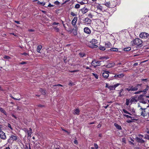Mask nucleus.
<instances>
[{
	"mask_svg": "<svg viewBox=\"0 0 149 149\" xmlns=\"http://www.w3.org/2000/svg\"><path fill=\"white\" fill-rule=\"evenodd\" d=\"M139 107H141L140 109H141L142 111L141 112V115L143 116H145L146 115V113L145 110L147 109V108H142L139 105Z\"/></svg>",
	"mask_w": 149,
	"mask_h": 149,
	"instance_id": "6e6552de",
	"label": "nucleus"
},
{
	"mask_svg": "<svg viewBox=\"0 0 149 149\" xmlns=\"http://www.w3.org/2000/svg\"><path fill=\"white\" fill-rule=\"evenodd\" d=\"M130 102V100L128 99H127L126 100V104L127 105H129Z\"/></svg>",
	"mask_w": 149,
	"mask_h": 149,
	"instance_id": "c9c22d12",
	"label": "nucleus"
},
{
	"mask_svg": "<svg viewBox=\"0 0 149 149\" xmlns=\"http://www.w3.org/2000/svg\"><path fill=\"white\" fill-rule=\"evenodd\" d=\"M8 127H9L11 130H13V128L12 127L10 124L9 123L8 124Z\"/></svg>",
	"mask_w": 149,
	"mask_h": 149,
	"instance_id": "864d4df0",
	"label": "nucleus"
},
{
	"mask_svg": "<svg viewBox=\"0 0 149 149\" xmlns=\"http://www.w3.org/2000/svg\"><path fill=\"white\" fill-rule=\"evenodd\" d=\"M59 24V23H56V22H54L52 24V25H58Z\"/></svg>",
	"mask_w": 149,
	"mask_h": 149,
	"instance_id": "0e129e2a",
	"label": "nucleus"
},
{
	"mask_svg": "<svg viewBox=\"0 0 149 149\" xmlns=\"http://www.w3.org/2000/svg\"><path fill=\"white\" fill-rule=\"evenodd\" d=\"M0 137L1 139L4 140L6 138L5 134L2 131H0Z\"/></svg>",
	"mask_w": 149,
	"mask_h": 149,
	"instance_id": "0eeeda50",
	"label": "nucleus"
},
{
	"mask_svg": "<svg viewBox=\"0 0 149 149\" xmlns=\"http://www.w3.org/2000/svg\"><path fill=\"white\" fill-rule=\"evenodd\" d=\"M144 96V95H141L138 97V99L140 100H142L143 99V97Z\"/></svg>",
	"mask_w": 149,
	"mask_h": 149,
	"instance_id": "f704fd0d",
	"label": "nucleus"
},
{
	"mask_svg": "<svg viewBox=\"0 0 149 149\" xmlns=\"http://www.w3.org/2000/svg\"><path fill=\"white\" fill-rule=\"evenodd\" d=\"M10 97L11 98H12L13 99H14L15 100H20L21 99L20 98H16L12 96H10Z\"/></svg>",
	"mask_w": 149,
	"mask_h": 149,
	"instance_id": "e433bc0d",
	"label": "nucleus"
},
{
	"mask_svg": "<svg viewBox=\"0 0 149 149\" xmlns=\"http://www.w3.org/2000/svg\"><path fill=\"white\" fill-rule=\"evenodd\" d=\"M123 111L125 113L127 114H129V113L125 109H123Z\"/></svg>",
	"mask_w": 149,
	"mask_h": 149,
	"instance_id": "09e8293b",
	"label": "nucleus"
},
{
	"mask_svg": "<svg viewBox=\"0 0 149 149\" xmlns=\"http://www.w3.org/2000/svg\"><path fill=\"white\" fill-rule=\"evenodd\" d=\"M81 11L82 13L85 14L88 12V9L87 8H84L81 9Z\"/></svg>",
	"mask_w": 149,
	"mask_h": 149,
	"instance_id": "a211bd4d",
	"label": "nucleus"
},
{
	"mask_svg": "<svg viewBox=\"0 0 149 149\" xmlns=\"http://www.w3.org/2000/svg\"><path fill=\"white\" fill-rule=\"evenodd\" d=\"M124 116L127 118H132V117L127 115H124Z\"/></svg>",
	"mask_w": 149,
	"mask_h": 149,
	"instance_id": "a18cd8bd",
	"label": "nucleus"
},
{
	"mask_svg": "<svg viewBox=\"0 0 149 149\" xmlns=\"http://www.w3.org/2000/svg\"><path fill=\"white\" fill-rule=\"evenodd\" d=\"M38 107H44V106L43 105H41V104H39L38 105Z\"/></svg>",
	"mask_w": 149,
	"mask_h": 149,
	"instance_id": "e2e57ef3",
	"label": "nucleus"
},
{
	"mask_svg": "<svg viewBox=\"0 0 149 149\" xmlns=\"http://www.w3.org/2000/svg\"><path fill=\"white\" fill-rule=\"evenodd\" d=\"M77 17H74L73 19L72 20V24L73 26L75 27H76V25L77 21Z\"/></svg>",
	"mask_w": 149,
	"mask_h": 149,
	"instance_id": "9d476101",
	"label": "nucleus"
},
{
	"mask_svg": "<svg viewBox=\"0 0 149 149\" xmlns=\"http://www.w3.org/2000/svg\"><path fill=\"white\" fill-rule=\"evenodd\" d=\"M92 74L96 79H98V77L97 74H95L94 73H93Z\"/></svg>",
	"mask_w": 149,
	"mask_h": 149,
	"instance_id": "ea45409f",
	"label": "nucleus"
},
{
	"mask_svg": "<svg viewBox=\"0 0 149 149\" xmlns=\"http://www.w3.org/2000/svg\"><path fill=\"white\" fill-rule=\"evenodd\" d=\"M41 92V93L43 95H45L46 93L44 90L42 88H40L39 90Z\"/></svg>",
	"mask_w": 149,
	"mask_h": 149,
	"instance_id": "2f4dec72",
	"label": "nucleus"
},
{
	"mask_svg": "<svg viewBox=\"0 0 149 149\" xmlns=\"http://www.w3.org/2000/svg\"><path fill=\"white\" fill-rule=\"evenodd\" d=\"M74 143L76 145H77L78 144V142L77 140H75L74 141Z\"/></svg>",
	"mask_w": 149,
	"mask_h": 149,
	"instance_id": "4d7b16f0",
	"label": "nucleus"
},
{
	"mask_svg": "<svg viewBox=\"0 0 149 149\" xmlns=\"http://www.w3.org/2000/svg\"><path fill=\"white\" fill-rule=\"evenodd\" d=\"M57 86H63V85L61 84H56L53 86V87H55Z\"/></svg>",
	"mask_w": 149,
	"mask_h": 149,
	"instance_id": "de8ad7c7",
	"label": "nucleus"
},
{
	"mask_svg": "<svg viewBox=\"0 0 149 149\" xmlns=\"http://www.w3.org/2000/svg\"><path fill=\"white\" fill-rule=\"evenodd\" d=\"M110 51H113V52H117L118 50V48H111L110 50Z\"/></svg>",
	"mask_w": 149,
	"mask_h": 149,
	"instance_id": "c85d7f7f",
	"label": "nucleus"
},
{
	"mask_svg": "<svg viewBox=\"0 0 149 149\" xmlns=\"http://www.w3.org/2000/svg\"><path fill=\"white\" fill-rule=\"evenodd\" d=\"M0 111L5 115H6V112L2 108L0 107Z\"/></svg>",
	"mask_w": 149,
	"mask_h": 149,
	"instance_id": "a878e982",
	"label": "nucleus"
},
{
	"mask_svg": "<svg viewBox=\"0 0 149 149\" xmlns=\"http://www.w3.org/2000/svg\"><path fill=\"white\" fill-rule=\"evenodd\" d=\"M84 31L85 33L88 34L91 33L90 30L88 27H85L84 29Z\"/></svg>",
	"mask_w": 149,
	"mask_h": 149,
	"instance_id": "ddd939ff",
	"label": "nucleus"
},
{
	"mask_svg": "<svg viewBox=\"0 0 149 149\" xmlns=\"http://www.w3.org/2000/svg\"><path fill=\"white\" fill-rule=\"evenodd\" d=\"M84 21V23L87 24H90L91 22V20L88 17L85 18Z\"/></svg>",
	"mask_w": 149,
	"mask_h": 149,
	"instance_id": "9b49d317",
	"label": "nucleus"
},
{
	"mask_svg": "<svg viewBox=\"0 0 149 149\" xmlns=\"http://www.w3.org/2000/svg\"><path fill=\"white\" fill-rule=\"evenodd\" d=\"M138 65V63H134L133 65V66H136V65Z\"/></svg>",
	"mask_w": 149,
	"mask_h": 149,
	"instance_id": "338daca9",
	"label": "nucleus"
},
{
	"mask_svg": "<svg viewBox=\"0 0 149 149\" xmlns=\"http://www.w3.org/2000/svg\"><path fill=\"white\" fill-rule=\"evenodd\" d=\"M109 58V57L108 56H103L99 58V59L101 60H103V61L105 60H106Z\"/></svg>",
	"mask_w": 149,
	"mask_h": 149,
	"instance_id": "393cba45",
	"label": "nucleus"
},
{
	"mask_svg": "<svg viewBox=\"0 0 149 149\" xmlns=\"http://www.w3.org/2000/svg\"><path fill=\"white\" fill-rule=\"evenodd\" d=\"M94 146L96 149H97L98 148V145L96 143H94Z\"/></svg>",
	"mask_w": 149,
	"mask_h": 149,
	"instance_id": "79ce46f5",
	"label": "nucleus"
},
{
	"mask_svg": "<svg viewBox=\"0 0 149 149\" xmlns=\"http://www.w3.org/2000/svg\"><path fill=\"white\" fill-rule=\"evenodd\" d=\"M99 48L100 50L103 51L105 49V48L104 47H103L101 45L99 47Z\"/></svg>",
	"mask_w": 149,
	"mask_h": 149,
	"instance_id": "473e14b6",
	"label": "nucleus"
},
{
	"mask_svg": "<svg viewBox=\"0 0 149 149\" xmlns=\"http://www.w3.org/2000/svg\"><path fill=\"white\" fill-rule=\"evenodd\" d=\"M133 42L134 45H136L140 47L142 46V41L139 38L135 39L133 40Z\"/></svg>",
	"mask_w": 149,
	"mask_h": 149,
	"instance_id": "f03ea898",
	"label": "nucleus"
},
{
	"mask_svg": "<svg viewBox=\"0 0 149 149\" xmlns=\"http://www.w3.org/2000/svg\"><path fill=\"white\" fill-rule=\"evenodd\" d=\"M120 84H117L115 85H114V89L116 88V87H117Z\"/></svg>",
	"mask_w": 149,
	"mask_h": 149,
	"instance_id": "13d9d810",
	"label": "nucleus"
},
{
	"mask_svg": "<svg viewBox=\"0 0 149 149\" xmlns=\"http://www.w3.org/2000/svg\"><path fill=\"white\" fill-rule=\"evenodd\" d=\"M136 139L137 141L141 143H143L145 142L142 139L139 138L138 137H136Z\"/></svg>",
	"mask_w": 149,
	"mask_h": 149,
	"instance_id": "2eb2a0df",
	"label": "nucleus"
},
{
	"mask_svg": "<svg viewBox=\"0 0 149 149\" xmlns=\"http://www.w3.org/2000/svg\"><path fill=\"white\" fill-rule=\"evenodd\" d=\"M87 46L92 48H96L98 47V46L96 45H93L92 44H90L89 43L86 44Z\"/></svg>",
	"mask_w": 149,
	"mask_h": 149,
	"instance_id": "1a4fd4ad",
	"label": "nucleus"
},
{
	"mask_svg": "<svg viewBox=\"0 0 149 149\" xmlns=\"http://www.w3.org/2000/svg\"><path fill=\"white\" fill-rule=\"evenodd\" d=\"M108 73L109 72L108 71L105 72H103L102 74L103 76L106 78H107L109 76V74Z\"/></svg>",
	"mask_w": 149,
	"mask_h": 149,
	"instance_id": "4468645a",
	"label": "nucleus"
},
{
	"mask_svg": "<svg viewBox=\"0 0 149 149\" xmlns=\"http://www.w3.org/2000/svg\"><path fill=\"white\" fill-rule=\"evenodd\" d=\"M79 55L80 57H82L85 56L86 54L84 53H80L79 54Z\"/></svg>",
	"mask_w": 149,
	"mask_h": 149,
	"instance_id": "7c9ffc66",
	"label": "nucleus"
},
{
	"mask_svg": "<svg viewBox=\"0 0 149 149\" xmlns=\"http://www.w3.org/2000/svg\"><path fill=\"white\" fill-rule=\"evenodd\" d=\"M70 14L71 15H72L73 16H76L77 15L74 13L72 12L70 13Z\"/></svg>",
	"mask_w": 149,
	"mask_h": 149,
	"instance_id": "603ef678",
	"label": "nucleus"
},
{
	"mask_svg": "<svg viewBox=\"0 0 149 149\" xmlns=\"http://www.w3.org/2000/svg\"><path fill=\"white\" fill-rule=\"evenodd\" d=\"M72 31L74 35L76 36L77 34V29L76 28H75V29H73Z\"/></svg>",
	"mask_w": 149,
	"mask_h": 149,
	"instance_id": "bb28decb",
	"label": "nucleus"
},
{
	"mask_svg": "<svg viewBox=\"0 0 149 149\" xmlns=\"http://www.w3.org/2000/svg\"><path fill=\"white\" fill-rule=\"evenodd\" d=\"M142 92H143V91H137V92H135L134 93V94H140Z\"/></svg>",
	"mask_w": 149,
	"mask_h": 149,
	"instance_id": "c03bdc74",
	"label": "nucleus"
},
{
	"mask_svg": "<svg viewBox=\"0 0 149 149\" xmlns=\"http://www.w3.org/2000/svg\"><path fill=\"white\" fill-rule=\"evenodd\" d=\"M42 47L41 45H39L38 46L37 49V51L39 53H40V50L41 49Z\"/></svg>",
	"mask_w": 149,
	"mask_h": 149,
	"instance_id": "b1692460",
	"label": "nucleus"
},
{
	"mask_svg": "<svg viewBox=\"0 0 149 149\" xmlns=\"http://www.w3.org/2000/svg\"><path fill=\"white\" fill-rule=\"evenodd\" d=\"M69 86H72L73 85V84L72 82H70L68 84Z\"/></svg>",
	"mask_w": 149,
	"mask_h": 149,
	"instance_id": "69168bd1",
	"label": "nucleus"
},
{
	"mask_svg": "<svg viewBox=\"0 0 149 149\" xmlns=\"http://www.w3.org/2000/svg\"><path fill=\"white\" fill-rule=\"evenodd\" d=\"M17 110H22V111L23 110V109L20 107H17Z\"/></svg>",
	"mask_w": 149,
	"mask_h": 149,
	"instance_id": "8fccbe9b",
	"label": "nucleus"
},
{
	"mask_svg": "<svg viewBox=\"0 0 149 149\" xmlns=\"http://www.w3.org/2000/svg\"><path fill=\"white\" fill-rule=\"evenodd\" d=\"M131 49L130 47H128L123 49V50L125 51L128 52L130 51Z\"/></svg>",
	"mask_w": 149,
	"mask_h": 149,
	"instance_id": "c756f323",
	"label": "nucleus"
},
{
	"mask_svg": "<svg viewBox=\"0 0 149 149\" xmlns=\"http://www.w3.org/2000/svg\"><path fill=\"white\" fill-rule=\"evenodd\" d=\"M80 7V5L79 4H77L75 5V8L76 9H78Z\"/></svg>",
	"mask_w": 149,
	"mask_h": 149,
	"instance_id": "4c0bfd02",
	"label": "nucleus"
},
{
	"mask_svg": "<svg viewBox=\"0 0 149 149\" xmlns=\"http://www.w3.org/2000/svg\"><path fill=\"white\" fill-rule=\"evenodd\" d=\"M54 3L56 5H58L60 4V2L58 1H56L54 2Z\"/></svg>",
	"mask_w": 149,
	"mask_h": 149,
	"instance_id": "49530a36",
	"label": "nucleus"
},
{
	"mask_svg": "<svg viewBox=\"0 0 149 149\" xmlns=\"http://www.w3.org/2000/svg\"><path fill=\"white\" fill-rule=\"evenodd\" d=\"M105 46L106 47L109 48L111 46V44L109 42H106L105 43Z\"/></svg>",
	"mask_w": 149,
	"mask_h": 149,
	"instance_id": "5701e85b",
	"label": "nucleus"
},
{
	"mask_svg": "<svg viewBox=\"0 0 149 149\" xmlns=\"http://www.w3.org/2000/svg\"><path fill=\"white\" fill-rule=\"evenodd\" d=\"M27 63L26 62H21L20 64L22 65L25 64Z\"/></svg>",
	"mask_w": 149,
	"mask_h": 149,
	"instance_id": "bf43d9fd",
	"label": "nucleus"
},
{
	"mask_svg": "<svg viewBox=\"0 0 149 149\" xmlns=\"http://www.w3.org/2000/svg\"><path fill=\"white\" fill-rule=\"evenodd\" d=\"M123 89H122L120 90L119 92V95H118L119 97H121L122 96V95L121 94V93L123 92Z\"/></svg>",
	"mask_w": 149,
	"mask_h": 149,
	"instance_id": "72a5a7b5",
	"label": "nucleus"
},
{
	"mask_svg": "<svg viewBox=\"0 0 149 149\" xmlns=\"http://www.w3.org/2000/svg\"><path fill=\"white\" fill-rule=\"evenodd\" d=\"M29 130L27 128H24L23 129L25 133L27 134L28 136L31 137L32 133V130L31 128H29Z\"/></svg>",
	"mask_w": 149,
	"mask_h": 149,
	"instance_id": "20e7f679",
	"label": "nucleus"
},
{
	"mask_svg": "<svg viewBox=\"0 0 149 149\" xmlns=\"http://www.w3.org/2000/svg\"><path fill=\"white\" fill-rule=\"evenodd\" d=\"M149 36L148 33L146 32L141 33L139 35V37L140 38L143 39H145L147 38Z\"/></svg>",
	"mask_w": 149,
	"mask_h": 149,
	"instance_id": "423d86ee",
	"label": "nucleus"
},
{
	"mask_svg": "<svg viewBox=\"0 0 149 149\" xmlns=\"http://www.w3.org/2000/svg\"><path fill=\"white\" fill-rule=\"evenodd\" d=\"M97 9H100V10H102V7L101 6H99L97 7Z\"/></svg>",
	"mask_w": 149,
	"mask_h": 149,
	"instance_id": "6e6d98bb",
	"label": "nucleus"
},
{
	"mask_svg": "<svg viewBox=\"0 0 149 149\" xmlns=\"http://www.w3.org/2000/svg\"><path fill=\"white\" fill-rule=\"evenodd\" d=\"M137 100L135 98L132 97L131 99L130 102L132 104L133 103H134L135 102H137Z\"/></svg>",
	"mask_w": 149,
	"mask_h": 149,
	"instance_id": "412c9836",
	"label": "nucleus"
},
{
	"mask_svg": "<svg viewBox=\"0 0 149 149\" xmlns=\"http://www.w3.org/2000/svg\"><path fill=\"white\" fill-rule=\"evenodd\" d=\"M125 90L127 91L130 93H131L130 87H129V88H125Z\"/></svg>",
	"mask_w": 149,
	"mask_h": 149,
	"instance_id": "a19ab883",
	"label": "nucleus"
},
{
	"mask_svg": "<svg viewBox=\"0 0 149 149\" xmlns=\"http://www.w3.org/2000/svg\"><path fill=\"white\" fill-rule=\"evenodd\" d=\"M90 43L93 45H96L97 43V40L95 39H93L90 41Z\"/></svg>",
	"mask_w": 149,
	"mask_h": 149,
	"instance_id": "aec40b11",
	"label": "nucleus"
},
{
	"mask_svg": "<svg viewBox=\"0 0 149 149\" xmlns=\"http://www.w3.org/2000/svg\"><path fill=\"white\" fill-rule=\"evenodd\" d=\"M4 58L6 59H9L10 58V57L8 56H5L4 57Z\"/></svg>",
	"mask_w": 149,
	"mask_h": 149,
	"instance_id": "3c124183",
	"label": "nucleus"
},
{
	"mask_svg": "<svg viewBox=\"0 0 149 149\" xmlns=\"http://www.w3.org/2000/svg\"><path fill=\"white\" fill-rule=\"evenodd\" d=\"M53 6H54L53 5H51L50 3H49V5L48 6L49 7H53Z\"/></svg>",
	"mask_w": 149,
	"mask_h": 149,
	"instance_id": "774afa93",
	"label": "nucleus"
},
{
	"mask_svg": "<svg viewBox=\"0 0 149 149\" xmlns=\"http://www.w3.org/2000/svg\"><path fill=\"white\" fill-rule=\"evenodd\" d=\"M124 74H116L114 77H118V78H122V77H124Z\"/></svg>",
	"mask_w": 149,
	"mask_h": 149,
	"instance_id": "f3484780",
	"label": "nucleus"
},
{
	"mask_svg": "<svg viewBox=\"0 0 149 149\" xmlns=\"http://www.w3.org/2000/svg\"><path fill=\"white\" fill-rule=\"evenodd\" d=\"M72 29H69L67 30V31L69 32H70V33H71L72 31Z\"/></svg>",
	"mask_w": 149,
	"mask_h": 149,
	"instance_id": "680f3d73",
	"label": "nucleus"
},
{
	"mask_svg": "<svg viewBox=\"0 0 149 149\" xmlns=\"http://www.w3.org/2000/svg\"><path fill=\"white\" fill-rule=\"evenodd\" d=\"M80 111L78 109H76L74 110L73 114L74 115H79Z\"/></svg>",
	"mask_w": 149,
	"mask_h": 149,
	"instance_id": "6ab92c4d",
	"label": "nucleus"
},
{
	"mask_svg": "<svg viewBox=\"0 0 149 149\" xmlns=\"http://www.w3.org/2000/svg\"><path fill=\"white\" fill-rule=\"evenodd\" d=\"M112 1H108V0H105L104 4L110 8V4Z\"/></svg>",
	"mask_w": 149,
	"mask_h": 149,
	"instance_id": "f8f14e48",
	"label": "nucleus"
},
{
	"mask_svg": "<svg viewBox=\"0 0 149 149\" xmlns=\"http://www.w3.org/2000/svg\"><path fill=\"white\" fill-rule=\"evenodd\" d=\"M114 88V86H110L109 87V89L110 90H113Z\"/></svg>",
	"mask_w": 149,
	"mask_h": 149,
	"instance_id": "58836bf2",
	"label": "nucleus"
},
{
	"mask_svg": "<svg viewBox=\"0 0 149 149\" xmlns=\"http://www.w3.org/2000/svg\"><path fill=\"white\" fill-rule=\"evenodd\" d=\"M54 29L57 32H59L60 30L59 29V28L56 27H55L54 28Z\"/></svg>",
	"mask_w": 149,
	"mask_h": 149,
	"instance_id": "37998d69",
	"label": "nucleus"
},
{
	"mask_svg": "<svg viewBox=\"0 0 149 149\" xmlns=\"http://www.w3.org/2000/svg\"><path fill=\"white\" fill-rule=\"evenodd\" d=\"M18 137L17 136L11 135L8 141L9 143H12L14 141H16Z\"/></svg>",
	"mask_w": 149,
	"mask_h": 149,
	"instance_id": "7ed1b4c3",
	"label": "nucleus"
},
{
	"mask_svg": "<svg viewBox=\"0 0 149 149\" xmlns=\"http://www.w3.org/2000/svg\"><path fill=\"white\" fill-rule=\"evenodd\" d=\"M114 125L116 127V128L117 129L119 130H122V127L120 125H118V124H117L116 123H114Z\"/></svg>",
	"mask_w": 149,
	"mask_h": 149,
	"instance_id": "dca6fc26",
	"label": "nucleus"
},
{
	"mask_svg": "<svg viewBox=\"0 0 149 149\" xmlns=\"http://www.w3.org/2000/svg\"><path fill=\"white\" fill-rule=\"evenodd\" d=\"M142 84H138L136 85H130L129 87H130L131 92L133 91H136L138 90L140 87L141 86Z\"/></svg>",
	"mask_w": 149,
	"mask_h": 149,
	"instance_id": "f257e3e1",
	"label": "nucleus"
},
{
	"mask_svg": "<svg viewBox=\"0 0 149 149\" xmlns=\"http://www.w3.org/2000/svg\"><path fill=\"white\" fill-rule=\"evenodd\" d=\"M88 16L90 18H92V15H91V13H90L89 14H88Z\"/></svg>",
	"mask_w": 149,
	"mask_h": 149,
	"instance_id": "052dcab7",
	"label": "nucleus"
},
{
	"mask_svg": "<svg viewBox=\"0 0 149 149\" xmlns=\"http://www.w3.org/2000/svg\"><path fill=\"white\" fill-rule=\"evenodd\" d=\"M114 63H109L106 66V67L107 68H109L113 67H114Z\"/></svg>",
	"mask_w": 149,
	"mask_h": 149,
	"instance_id": "4be33fe9",
	"label": "nucleus"
},
{
	"mask_svg": "<svg viewBox=\"0 0 149 149\" xmlns=\"http://www.w3.org/2000/svg\"><path fill=\"white\" fill-rule=\"evenodd\" d=\"M101 61H97L94 60L92 61L91 63V64L93 65H94V67L95 68L97 66H99L100 65V62Z\"/></svg>",
	"mask_w": 149,
	"mask_h": 149,
	"instance_id": "39448f33",
	"label": "nucleus"
},
{
	"mask_svg": "<svg viewBox=\"0 0 149 149\" xmlns=\"http://www.w3.org/2000/svg\"><path fill=\"white\" fill-rule=\"evenodd\" d=\"M141 81H148V79H141Z\"/></svg>",
	"mask_w": 149,
	"mask_h": 149,
	"instance_id": "5fc2aeb1",
	"label": "nucleus"
},
{
	"mask_svg": "<svg viewBox=\"0 0 149 149\" xmlns=\"http://www.w3.org/2000/svg\"><path fill=\"white\" fill-rule=\"evenodd\" d=\"M149 88V86H147L146 88L144 89L143 91H142L144 93V94H145L146 93V91L148 90Z\"/></svg>",
	"mask_w": 149,
	"mask_h": 149,
	"instance_id": "cd10ccee",
	"label": "nucleus"
}]
</instances>
